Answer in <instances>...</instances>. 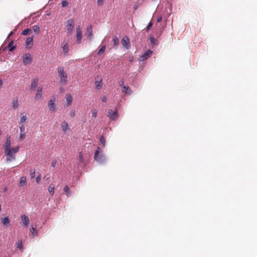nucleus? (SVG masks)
<instances>
[{
    "mask_svg": "<svg viewBox=\"0 0 257 257\" xmlns=\"http://www.w3.org/2000/svg\"><path fill=\"white\" fill-rule=\"evenodd\" d=\"M58 72L60 77L61 83H65L67 82V73L64 71L62 67H59L58 68Z\"/></svg>",
    "mask_w": 257,
    "mask_h": 257,
    "instance_id": "obj_1",
    "label": "nucleus"
},
{
    "mask_svg": "<svg viewBox=\"0 0 257 257\" xmlns=\"http://www.w3.org/2000/svg\"><path fill=\"white\" fill-rule=\"evenodd\" d=\"M100 148L98 147L95 152L94 159L98 162L102 163L104 161L105 157L103 154H100Z\"/></svg>",
    "mask_w": 257,
    "mask_h": 257,
    "instance_id": "obj_2",
    "label": "nucleus"
},
{
    "mask_svg": "<svg viewBox=\"0 0 257 257\" xmlns=\"http://www.w3.org/2000/svg\"><path fill=\"white\" fill-rule=\"evenodd\" d=\"M66 27L67 35H71L74 30V20L73 19H70L67 20Z\"/></svg>",
    "mask_w": 257,
    "mask_h": 257,
    "instance_id": "obj_3",
    "label": "nucleus"
},
{
    "mask_svg": "<svg viewBox=\"0 0 257 257\" xmlns=\"http://www.w3.org/2000/svg\"><path fill=\"white\" fill-rule=\"evenodd\" d=\"M107 116L109 117V118L113 120H116L118 117V114L117 112V110L115 109L114 111H113L112 109H109L107 114Z\"/></svg>",
    "mask_w": 257,
    "mask_h": 257,
    "instance_id": "obj_4",
    "label": "nucleus"
},
{
    "mask_svg": "<svg viewBox=\"0 0 257 257\" xmlns=\"http://www.w3.org/2000/svg\"><path fill=\"white\" fill-rule=\"evenodd\" d=\"M48 106L49 111L52 113L56 111V105L55 104V98L51 99L48 103Z\"/></svg>",
    "mask_w": 257,
    "mask_h": 257,
    "instance_id": "obj_5",
    "label": "nucleus"
},
{
    "mask_svg": "<svg viewBox=\"0 0 257 257\" xmlns=\"http://www.w3.org/2000/svg\"><path fill=\"white\" fill-rule=\"evenodd\" d=\"M5 155L7 156L6 161L7 162H10L12 160H15L16 159V156L15 154H13L12 151L10 149H7L5 151Z\"/></svg>",
    "mask_w": 257,
    "mask_h": 257,
    "instance_id": "obj_6",
    "label": "nucleus"
},
{
    "mask_svg": "<svg viewBox=\"0 0 257 257\" xmlns=\"http://www.w3.org/2000/svg\"><path fill=\"white\" fill-rule=\"evenodd\" d=\"M20 134L18 141L19 142H22L25 139L26 136L25 126L23 124H22L21 126H20Z\"/></svg>",
    "mask_w": 257,
    "mask_h": 257,
    "instance_id": "obj_7",
    "label": "nucleus"
},
{
    "mask_svg": "<svg viewBox=\"0 0 257 257\" xmlns=\"http://www.w3.org/2000/svg\"><path fill=\"white\" fill-rule=\"evenodd\" d=\"M23 62L24 65L30 64L32 61V58L29 53L25 54L23 55Z\"/></svg>",
    "mask_w": 257,
    "mask_h": 257,
    "instance_id": "obj_8",
    "label": "nucleus"
},
{
    "mask_svg": "<svg viewBox=\"0 0 257 257\" xmlns=\"http://www.w3.org/2000/svg\"><path fill=\"white\" fill-rule=\"evenodd\" d=\"M153 54V51L148 50L147 52H145L142 55L140 56V61H144L147 59H148L149 58L152 56Z\"/></svg>",
    "mask_w": 257,
    "mask_h": 257,
    "instance_id": "obj_9",
    "label": "nucleus"
},
{
    "mask_svg": "<svg viewBox=\"0 0 257 257\" xmlns=\"http://www.w3.org/2000/svg\"><path fill=\"white\" fill-rule=\"evenodd\" d=\"M76 38H77V43L80 44L82 39V32L80 29V27L78 26L76 28Z\"/></svg>",
    "mask_w": 257,
    "mask_h": 257,
    "instance_id": "obj_10",
    "label": "nucleus"
},
{
    "mask_svg": "<svg viewBox=\"0 0 257 257\" xmlns=\"http://www.w3.org/2000/svg\"><path fill=\"white\" fill-rule=\"evenodd\" d=\"M122 46L125 47L126 49H128L130 45V40L126 36L123 37L121 41Z\"/></svg>",
    "mask_w": 257,
    "mask_h": 257,
    "instance_id": "obj_11",
    "label": "nucleus"
},
{
    "mask_svg": "<svg viewBox=\"0 0 257 257\" xmlns=\"http://www.w3.org/2000/svg\"><path fill=\"white\" fill-rule=\"evenodd\" d=\"M21 220L25 227H27L30 222L28 217L25 214L21 216Z\"/></svg>",
    "mask_w": 257,
    "mask_h": 257,
    "instance_id": "obj_12",
    "label": "nucleus"
},
{
    "mask_svg": "<svg viewBox=\"0 0 257 257\" xmlns=\"http://www.w3.org/2000/svg\"><path fill=\"white\" fill-rule=\"evenodd\" d=\"M65 98L66 100V106H69L72 102V96L70 93L66 94Z\"/></svg>",
    "mask_w": 257,
    "mask_h": 257,
    "instance_id": "obj_13",
    "label": "nucleus"
},
{
    "mask_svg": "<svg viewBox=\"0 0 257 257\" xmlns=\"http://www.w3.org/2000/svg\"><path fill=\"white\" fill-rule=\"evenodd\" d=\"M87 38H88L90 40H91L93 37V33H92V28L91 26H89L87 28Z\"/></svg>",
    "mask_w": 257,
    "mask_h": 257,
    "instance_id": "obj_14",
    "label": "nucleus"
},
{
    "mask_svg": "<svg viewBox=\"0 0 257 257\" xmlns=\"http://www.w3.org/2000/svg\"><path fill=\"white\" fill-rule=\"evenodd\" d=\"M38 83V79L37 78L33 79L32 80L31 84V90H34L37 87Z\"/></svg>",
    "mask_w": 257,
    "mask_h": 257,
    "instance_id": "obj_15",
    "label": "nucleus"
},
{
    "mask_svg": "<svg viewBox=\"0 0 257 257\" xmlns=\"http://www.w3.org/2000/svg\"><path fill=\"white\" fill-rule=\"evenodd\" d=\"M61 127L62 129V131L66 133L67 130H68L69 128L68 127V124L66 121H62L61 123Z\"/></svg>",
    "mask_w": 257,
    "mask_h": 257,
    "instance_id": "obj_16",
    "label": "nucleus"
},
{
    "mask_svg": "<svg viewBox=\"0 0 257 257\" xmlns=\"http://www.w3.org/2000/svg\"><path fill=\"white\" fill-rule=\"evenodd\" d=\"M42 87H39L37 89V93L35 95V97L37 99H39L42 97Z\"/></svg>",
    "mask_w": 257,
    "mask_h": 257,
    "instance_id": "obj_17",
    "label": "nucleus"
},
{
    "mask_svg": "<svg viewBox=\"0 0 257 257\" xmlns=\"http://www.w3.org/2000/svg\"><path fill=\"white\" fill-rule=\"evenodd\" d=\"M27 115L25 113H22L21 114V118L20 120L19 123L20 124H23L27 120Z\"/></svg>",
    "mask_w": 257,
    "mask_h": 257,
    "instance_id": "obj_18",
    "label": "nucleus"
},
{
    "mask_svg": "<svg viewBox=\"0 0 257 257\" xmlns=\"http://www.w3.org/2000/svg\"><path fill=\"white\" fill-rule=\"evenodd\" d=\"M11 146V141L9 139H7L6 143L5 144L4 146V149L5 151L7 150V149H10Z\"/></svg>",
    "mask_w": 257,
    "mask_h": 257,
    "instance_id": "obj_19",
    "label": "nucleus"
},
{
    "mask_svg": "<svg viewBox=\"0 0 257 257\" xmlns=\"http://www.w3.org/2000/svg\"><path fill=\"white\" fill-rule=\"evenodd\" d=\"M33 37H29L26 40V45L27 46H32L33 45Z\"/></svg>",
    "mask_w": 257,
    "mask_h": 257,
    "instance_id": "obj_20",
    "label": "nucleus"
},
{
    "mask_svg": "<svg viewBox=\"0 0 257 257\" xmlns=\"http://www.w3.org/2000/svg\"><path fill=\"white\" fill-rule=\"evenodd\" d=\"M36 225H35V227H34L32 225L31 228H30V231L31 232V234L34 237L37 235V231L36 230Z\"/></svg>",
    "mask_w": 257,
    "mask_h": 257,
    "instance_id": "obj_21",
    "label": "nucleus"
},
{
    "mask_svg": "<svg viewBox=\"0 0 257 257\" xmlns=\"http://www.w3.org/2000/svg\"><path fill=\"white\" fill-rule=\"evenodd\" d=\"M2 222L4 225L7 226L10 223V220L8 217L2 218Z\"/></svg>",
    "mask_w": 257,
    "mask_h": 257,
    "instance_id": "obj_22",
    "label": "nucleus"
},
{
    "mask_svg": "<svg viewBox=\"0 0 257 257\" xmlns=\"http://www.w3.org/2000/svg\"><path fill=\"white\" fill-rule=\"evenodd\" d=\"M101 82L102 79H100L99 81H96L95 82V88L97 89H100L101 88Z\"/></svg>",
    "mask_w": 257,
    "mask_h": 257,
    "instance_id": "obj_23",
    "label": "nucleus"
},
{
    "mask_svg": "<svg viewBox=\"0 0 257 257\" xmlns=\"http://www.w3.org/2000/svg\"><path fill=\"white\" fill-rule=\"evenodd\" d=\"M26 183V177H24V176L20 178L19 185L20 186H24V185H25Z\"/></svg>",
    "mask_w": 257,
    "mask_h": 257,
    "instance_id": "obj_24",
    "label": "nucleus"
},
{
    "mask_svg": "<svg viewBox=\"0 0 257 257\" xmlns=\"http://www.w3.org/2000/svg\"><path fill=\"white\" fill-rule=\"evenodd\" d=\"M13 43H14L13 41H11V42H9V43L8 44V47H9V51H10V52H12L16 48L15 46H12Z\"/></svg>",
    "mask_w": 257,
    "mask_h": 257,
    "instance_id": "obj_25",
    "label": "nucleus"
},
{
    "mask_svg": "<svg viewBox=\"0 0 257 257\" xmlns=\"http://www.w3.org/2000/svg\"><path fill=\"white\" fill-rule=\"evenodd\" d=\"M62 49H63V53L65 54H67L68 53V51H69V48H68V44L67 43L64 44L63 47H62Z\"/></svg>",
    "mask_w": 257,
    "mask_h": 257,
    "instance_id": "obj_26",
    "label": "nucleus"
},
{
    "mask_svg": "<svg viewBox=\"0 0 257 257\" xmlns=\"http://www.w3.org/2000/svg\"><path fill=\"white\" fill-rule=\"evenodd\" d=\"M113 45L117 46L119 44V39L116 36H114L112 40Z\"/></svg>",
    "mask_w": 257,
    "mask_h": 257,
    "instance_id": "obj_27",
    "label": "nucleus"
},
{
    "mask_svg": "<svg viewBox=\"0 0 257 257\" xmlns=\"http://www.w3.org/2000/svg\"><path fill=\"white\" fill-rule=\"evenodd\" d=\"M122 92L125 93H131V89L128 87L123 86L122 89Z\"/></svg>",
    "mask_w": 257,
    "mask_h": 257,
    "instance_id": "obj_28",
    "label": "nucleus"
},
{
    "mask_svg": "<svg viewBox=\"0 0 257 257\" xmlns=\"http://www.w3.org/2000/svg\"><path fill=\"white\" fill-rule=\"evenodd\" d=\"M17 247L21 250H23V243L22 240H19L16 243Z\"/></svg>",
    "mask_w": 257,
    "mask_h": 257,
    "instance_id": "obj_29",
    "label": "nucleus"
},
{
    "mask_svg": "<svg viewBox=\"0 0 257 257\" xmlns=\"http://www.w3.org/2000/svg\"><path fill=\"white\" fill-rule=\"evenodd\" d=\"M105 50V45H102L101 46V48L99 49V50L98 51V54L101 55L102 54Z\"/></svg>",
    "mask_w": 257,
    "mask_h": 257,
    "instance_id": "obj_30",
    "label": "nucleus"
},
{
    "mask_svg": "<svg viewBox=\"0 0 257 257\" xmlns=\"http://www.w3.org/2000/svg\"><path fill=\"white\" fill-rule=\"evenodd\" d=\"M84 161V157L83 154L81 152L79 153V162L80 163H82Z\"/></svg>",
    "mask_w": 257,
    "mask_h": 257,
    "instance_id": "obj_31",
    "label": "nucleus"
},
{
    "mask_svg": "<svg viewBox=\"0 0 257 257\" xmlns=\"http://www.w3.org/2000/svg\"><path fill=\"white\" fill-rule=\"evenodd\" d=\"M64 191L65 192V194L68 196L70 194V189L68 187V185H66L64 188Z\"/></svg>",
    "mask_w": 257,
    "mask_h": 257,
    "instance_id": "obj_32",
    "label": "nucleus"
},
{
    "mask_svg": "<svg viewBox=\"0 0 257 257\" xmlns=\"http://www.w3.org/2000/svg\"><path fill=\"white\" fill-rule=\"evenodd\" d=\"M48 191L51 194L52 196H53L54 194V188L53 186H52L51 185L49 186L48 188Z\"/></svg>",
    "mask_w": 257,
    "mask_h": 257,
    "instance_id": "obj_33",
    "label": "nucleus"
},
{
    "mask_svg": "<svg viewBox=\"0 0 257 257\" xmlns=\"http://www.w3.org/2000/svg\"><path fill=\"white\" fill-rule=\"evenodd\" d=\"M10 150L12 151L13 154H15L16 153H17L19 151V147L18 146H17L15 148H10Z\"/></svg>",
    "mask_w": 257,
    "mask_h": 257,
    "instance_id": "obj_34",
    "label": "nucleus"
},
{
    "mask_svg": "<svg viewBox=\"0 0 257 257\" xmlns=\"http://www.w3.org/2000/svg\"><path fill=\"white\" fill-rule=\"evenodd\" d=\"M100 142L101 144H102V146L104 147L105 143V138L103 136H101L100 137Z\"/></svg>",
    "mask_w": 257,
    "mask_h": 257,
    "instance_id": "obj_35",
    "label": "nucleus"
},
{
    "mask_svg": "<svg viewBox=\"0 0 257 257\" xmlns=\"http://www.w3.org/2000/svg\"><path fill=\"white\" fill-rule=\"evenodd\" d=\"M92 113V116L94 117H96L97 116V110L95 109H92L91 111Z\"/></svg>",
    "mask_w": 257,
    "mask_h": 257,
    "instance_id": "obj_36",
    "label": "nucleus"
},
{
    "mask_svg": "<svg viewBox=\"0 0 257 257\" xmlns=\"http://www.w3.org/2000/svg\"><path fill=\"white\" fill-rule=\"evenodd\" d=\"M31 30L29 29H25L23 32H22V34L24 35H26L27 34H28L30 32H31Z\"/></svg>",
    "mask_w": 257,
    "mask_h": 257,
    "instance_id": "obj_37",
    "label": "nucleus"
},
{
    "mask_svg": "<svg viewBox=\"0 0 257 257\" xmlns=\"http://www.w3.org/2000/svg\"><path fill=\"white\" fill-rule=\"evenodd\" d=\"M33 30L35 32H37V33H39V30H40L39 27L38 26H37V25L34 26V27H33Z\"/></svg>",
    "mask_w": 257,
    "mask_h": 257,
    "instance_id": "obj_38",
    "label": "nucleus"
},
{
    "mask_svg": "<svg viewBox=\"0 0 257 257\" xmlns=\"http://www.w3.org/2000/svg\"><path fill=\"white\" fill-rule=\"evenodd\" d=\"M13 107L15 109L16 108H17L19 106V104H18V101L16 100V101H13Z\"/></svg>",
    "mask_w": 257,
    "mask_h": 257,
    "instance_id": "obj_39",
    "label": "nucleus"
},
{
    "mask_svg": "<svg viewBox=\"0 0 257 257\" xmlns=\"http://www.w3.org/2000/svg\"><path fill=\"white\" fill-rule=\"evenodd\" d=\"M61 4H62V6L63 7H66V6H68V2H67V1H62V2H61Z\"/></svg>",
    "mask_w": 257,
    "mask_h": 257,
    "instance_id": "obj_40",
    "label": "nucleus"
},
{
    "mask_svg": "<svg viewBox=\"0 0 257 257\" xmlns=\"http://www.w3.org/2000/svg\"><path fill=\"white\" fill-rule=\"evenodd\" d=\"M35 171L34 170H31L30 171V175L31 178H34L35 177Z\"/></svg>",
    "mask_w": 257,
    "mask_h": 257,
    "instance_id": "obj_41",
    "label": "nucleus"
},
{
    "mask_svg": "<svg viewBox=\"0 0 257 257\" xmlns=\"http://www.w3.org/2000/svg\"><path fill=\"white\" fill-rule=\"evenodd\" d=\"M152 25H153V24L152 22H150L147 27V31H148L152 27Z\"/></svg>",
    "mask_w": 257,
    "mask_h": 257,
    "instance_id": "obj_42",
    "label": "nucleus"
},
{
    "mask_svg": "<svg viewBox=\"0 0 257 257\" xmlns=\"http://www.w3.org/2000/svg\"><path fill=\"white\" fill-rule=\"evenodd\" d=\"M41 175L39 174L36 178V182L39 183L40 181H41Z\"/></svg>",
    "mask_w": 257,
    "mask_h": 257,
    "instance_id": "obj_43",
    "label": "nucleus"
},
{
    "mask_svg": "<svg viewBox=\"0 0 257 257\" xmlns=\"http://www.w3.org/2000/svg\"><path fill=\"white\" fill-rule=\"evenodd\" d=\"M101 100L103 101V102H106L107 101V98L105 96H103L101 97Z\"/></svg>",
    "mask_w": 257,
    "mask_h": 257,
    "instance_id": "obj_44",
    "label": "nucleus"
},
{
    "mask_svg": "<svg viewBox=\"0 0 257 257\" xmlns=\"http://www.w3.org/2000/svg\"><path fill=\"white\" fill-rule=\"evenodd\" d=\"M97 4L99 6H101L103 4V0H97Z\"/></svg>",
    "mask_w": 257,
    "mask_h": 257,
    "instance_id": "obj_45",
    "label": "nucleus"
},
{
    "mask_svg": "<svg viewBox=\"0 0 257 257\" xmlns=\"http://www.w3.org/2000/svg\"><path fill=\"white\" fill-rule=\"evenodd\" d=\"M162 16H160L159 17H158V18H157V22H161L162 21Z\"/></svg>",
    "mask_w": 257,
    "mask_h": 257,
    "instance_id": "obj_46",
    "label": "nucleus"
},
{
    "mask_svg": "<svg viewBox=\"0 0 257 257\" xmlns=\"http://www.w3.org/2000/svg\"><path fill=\"white\" fill-rule=\"evenodd\" d=\"M56 161H54V162L52 163L51 166H52V167H55V166H56Z\"/></svg>",
    "mask_w": 257,
    "mask_h": 257,
    "instance_id": "obj_47",
    "label": "nucleus"
},
{
    "mask_svg": "<svg viewBox=\"0 0 257 257\" xmlns=\"http://www.w3.org/2000/svg\"><path fill=\"white\" fill-rule=\"evenodd\" d=\"M3 82L2 80L0 79V88L3 86Z\"/></svg>",
    "mask_w": 257,
    "mask_h": 257,
    "instance_id": "obj_48",
    "label": "nucleus"
},
{
    "mask_svg": "<svg viewBox=\"0 0 257 257\" xmlns=\"http://www.w3.org/2000/svg\"><path fill=\"white\" fill-rule=\"evenodd\" d=\"M74 115H75V112L74 111H73V112H71V117H74Z\"/></svg>",
    "mask_w": 257,
    "mask_h": 257,
    "instance_id": "obj_49",
    "label": "nucleus"
},
{
    "mask_svg": "<svg viewBox=\"0 0 257 257\" xmlns=\"http://www.w3.org/2000/svg\"><path fill=\"white\" fill-rule=\"evenodd\" d=\"M138 9V6L137 5H136L134 6V9L135 10H137Z\"/></svg>",
    "mask_w": 257,
    "mask_h": 257,
    "instance_id": "obj_50",
    "label": "nucleus"
},
{
    "mask_svg": "<svg viewBox=\"0 0 257 257\" xmlns=\"http://www.w3.org/2000/svg\"><path fill=\"white\" fill-rule=\"evenodd\" d=\"M12 34H13V32H11V33H10V35H9V36H11V35H12Z\"/></svg>",
    "mask_w": 257,
    "mask_h": 257,
    "instance_id": "obj_51",
    "label": "nucleus"
},
{
    "mask_svg": "<svg viewBox=\"0 0 257 257\" xmlns=\"http://www.w3.org/2000/svg\"><path fill=\"white\" fill-rule=\"evenodd\" d=\"M1 211V205L0 204V212Z\"/></svg>",
    "mask_w": 257,
    "mask_h": 257,
    "instance_id": "obj_52",
    "label": "nucleus"
}]
</instances>
